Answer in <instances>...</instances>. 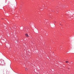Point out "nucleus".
<instances>
[{
  "mask_svg": "<svg viewBox=\"0 0 74 74\" xmlns=\"http://www.w3.org/2000/svg\"><path fill=\"white\" fill-rule=\"evenodd\" d=\"M25 36L26 37H29V36H28V34H25Z\"/></svg>",
  "mask_w": 74,
  "mask_h": 74,
  "instance_id": "nucleus-1",
  "label": "nucleus"
},
{
  "mask_svg": "<svg viewBox=\"0 0 74 74\" xmlns=\"http://www.w3.org/2000/svg\"><path fill=\"white\" fill-rule=\"evenodd\" d=\"M66 63H69V61H66Z\"/></svg>",
  "mask_w": 74,
  "mask_h": 74,
  "instance_id": "nucleus-2",
  "label": "nucleus"
},
{
  "mask_svg": "<svg viewBox=\"0 0 74 74\" xmlns=\"http://www.w3.org/2000/svg\"><path fill=\"white\" fill-rule=\"evenodd\" d=\"M54 22H55V23H56V21H54Z\"/></svg>",
  "mask_w": 74,
  "mask_h": 74,
  "instance_id": "nucleus-3",
  "label": "nucleus"
},
{
  "mask_svg": "<svg viewBox=\"0 0 74 74\" xmlns=\"http://www.w3.org/2000/svg\"><path fill=\"white\" fill-rule=\"evenodd\" d=\"M25 70H27V69H25Z\"/></svg>",
  "mask_w": 74,
  "mask_h": 74,
  "instance_id": "nucleus-4",
  "label": "nucleus"
}]
</instances>
